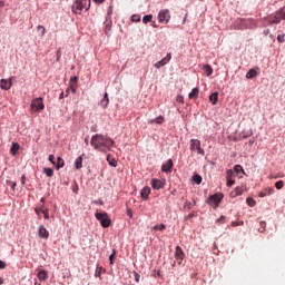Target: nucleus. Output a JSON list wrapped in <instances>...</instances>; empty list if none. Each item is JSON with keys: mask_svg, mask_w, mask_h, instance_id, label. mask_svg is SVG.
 Wrapping results in <instances>:
<instances>
[{"mask_svg": "<svg viewBox=\"0 0 285 285\" xmlns=\"http://www.w3.org/2000/svg\"><path fill=\"white\" fill-rule=\"evenodd\" d=\"M263 193H265L266 197L273 195V193H275V188L273 187H267L263 190Z\"/></svg>", "mask_w": 285, "mask_h": 285, "instance_id": "31", "label": "nucleus"}, {"mask_svg": "<svg viewBox=\"0 0 285 285\" xmlns=\"http://www.w3.org/2000/svg\"><path fill=\"white\" fill-rule=\"evenodd\" d=\"M20 148H21V145H19L18 142H12L11 148H10V155H12V157H14L17 155V153H19Z\"/></svg>", "mask_w": 285, "mask_h": 285, "instance_id": "17", "label": "nucleus"}, {"mask_svg": "<svg viewBox=\"0 0 285 285\" xmlns=\"http://www.w3.org/2000/svg\"><path fill=\"white\" fill-rule=\"evenodd\" d=\"M39 30L41 31V37H43V35H46V27L39 24V26H38V31H39Z\"/></svg>", "mask_w": 285, "mask_h": 285, "instance_id": "44", "label": "nucleus"}, {"mask_svg": "<svg viewBox=\"0 0 285 285\" xmlns=\"http://www.w3.org/2000/svg\"><path fill=\"white\" fill-rule=\"evenodd\" d=\"M233 184H235V180H233V178H227V186L230 188V186H233Z\"/></svg>", "mask_w": 285, "mask_h": 285, "instance_id": "48", "label": "nucleus"}, {"mask_svg": "<svg viewBox=\"0 0 285 285\" xmlns=\"http://www.w3.org/2000/svg\"><path fill=\"white\" fill-rule=\"evenodd\" d=\"M232 226H239V223H237V222H232Z\"/></svg>", "mask_w": 285, "mask_h": 285, "instance_id": "59", "label": "nucleus"}, {"mask_svg": "<svg viewBox=\"0 0 285 285\" xmlns=\"http://www.w3.org/2000/svg\"><path fill=\"white\" fill-rule=\"evenodd\" d=\"M203 70H205L207 77H210V75H213V67H210V65H204Z\"/></svg>", "mask_w": 285, "mask_h": 285, "instance_id": "30", "label": "nucleus"}, {"mask_svg": "<svg viewBox=\"0 0 285 285\" xmlns=\"http://www.w3.org/2000/svg\"><path fill=\"white\" fill-rule=\"evenodd\" d=\"M105 35H108V32H110V29L112 28V22H105Z\"/></svg>", "mask_w": 285, "mask_h": 285, "instance_id": "35", "label": "nucleus"}, {"mask_svg": "<svg viewBox=\"0 0 285 285\" xmlns=\"http://www.w3.org/2000/svg\"><path fill=\"white\" fill-rule=\"evenodd\" d=\"M49 161L53 165V166H56V161H55V155H49Z\"/></svg>", "mask_w": 285, "mask_h": 285, "instance_id": "47", "label": "nucleus"}, {"mask_svg": "<svg viewBox=\"0 0 285 285\" xmlns=\"http://www.w3.org/2000/svg\"><path fill=\"white\" fill-rule=\"evenodd\" d=\"M151 230H166V225L160 224V225H155Z\"/></svg>", "mask_w": 285, "mask_h": 285, "instance_id": "33", "label": "nucleus"}, {"mask_svg": "<svg viewBox=\"0 0 285 285\" xmlns=\"http://www.w3.org/2000/svg\"><path fill=\"white\" fill-rule=\"evenodd\" d=\"M115 255H117V252L114 249L112 254L109 256L110 264H114L115 262Z\"/></svg>", "mask_w": 285, "mask_h": 285, "instance_id": "43", "label": "nucleus"}, {"mask_svg": "<svg viewBox=\"0 0 285 285\" xmlns=\"http://www.w3.org/2000/svg\"><path fill=\"white\" fill-rule=\"evenodd\" d=\"M258 197H266V193L264 190L259 191Z\"/></svg>", "mask_w": 285, "mask_h": 285, "instance_id": "55", "label": "nucleus"}, {"mask_svg": "<svg viewBox=\"0 0 285 285\" xmlns=\"http://www.w3.org/2000/svg\"><path fill=\"white\" fill-rule=\"evenodd\" d=\"M234 170L239 175V173H244V167L242 165H235Z\"/></svg>", "mask_w": 285, "mask_h": 285, "instance_id": "37", "label": "nucleus"}, {"mask_svg": "<svg viewBox=\"0 0 285 285\" xmlns=\"http://www.w3.org/2000/svg\"><path fill=\"white\" fill-rule=\"evenodd\" d=\"M101 271H104V267L96 268V277H101Z\"/></svg>", "mask_w": 285, "mask_h": 285, "instance_id": "45", "label": "nucleus"}, {"mask_svg": "<svg viewBox=\"0 0 285 285\" xmlns=\"http://www.w3.org/2000/svg\"><path fill=\"white\" fill-rule=\"evenodd\" d=\"M277 41H278V43H284V41H285V33L278 35L277 36Z\"/></svg>", "mask_w": 285, "mask_h": 285, "instance_id": "41", "label": "nucleus"}, {"mask_svg": "<svg viewBox=\"0 0 285 285\" xmlns=\"http://www.w3.org/2000/svg\"><path fill=\"white\" fill-rule=\"evenodd\" d=\"M244 193V190L239 187H236L235 190H233L230 193V197H239V195H242Z\"/></svg>", "mask_w": 285, "mask_h": 285, "instance_id": "29", "label": "nucleus"}, {"mask_svg": "<svg viewBox=\"0 0 285 285\" xmlns=\"http://www.w3.org/2000/svg\"><path fill=\"white\" fill-rule=\"evenodd\" d=\"M73 14H81L83 10H90V0H76L71 7Z\"/></svg>", "mask_w": 285, "mask_h": 285, "instance_id": "2", "label": "nucleus"}, {"mask_svg": "<svg viewBox=\"0 0 285 285\" xmlns=\"http://www.w3.org/2000/svg\"><path fill=\"white\" fill-rule=\"evenodd\" d=\"M275 188H277V190H282V188H284V180L276 181Z\"/></svg>", "mask_w": 285, "mask_h": 285, "instance_id": "36", "label": "nucleus"}, {"mask_svg": "<svg viewBox=\"0 0 285 285\" xmlns=\"http://www.w3.org/2000/svg\"><path fill=\"white\" fill-rule=\"evenodd\" d=\"M63 166H66V161L63 160V158L58 157L57 158V164H56L57 170H59L60 168H63Z\"/></svg>", "mask_w": 285, "mask_h": 285, "instance_id": "26", "label": "nucleus"}, {"mask_svg": "<svg viewBox=\"0 0 285 285\" xmlns=\"http://www.w3.org/2000/svg\"><path fill=\"white\" fill-rule=\"evenodd\" d=\"M216 222H217V224H225L226 223V216H220Z\"/></svg>", "mask_w": 285, "mask_h": 285, "instance_id": "46", "label": "nucleus"}, {"mask_svg": "<svg viewBox=\"0 0 285 285\" xmlns=\"http://www.w3.org/2000/svg\"><path fill=\"white\" fill-rule=\"evenodd\" d=\"M193 179L195 184H202V177L199 176V174L194 175Z\"/></svg>", "mask_w": 285, "mask_h": 285, "instance_id": "40", "label": "nucleus"}, {"mask_svg": "<svg viewBox=\"0 0 285 285\" xmlns=\"http://www.w3.org/2000/svg\"><path fill=\"white\" fill-rule=\"evenodd\" d=\"M3 268H6V262L0 261V269H3Z\"/></svg>", "mask_w": 285, "mask_h": 285, "instance_id": "54", "label": "nucleus"}, {"mask_svg": "<svg viewBox=\"0 0 285 285\" xmlns=\"http://www.w3.org/2000/svg\"><path fill=\"white\" fill-rule=\"evenodd\" d=\"M131 21H134V23H139V21H141V16L139 14H134L131 17Z\"/></svg>", "mask_w": 285, "mask_h": 285, "instance_id": "38", "label": "nucleus"}, {"mask_svg": "<svg viewBox=\"0 0 285 285\" xmlns=\"http://www.w3.org/2000/svg\"><path fill=\"white\" fill-rule=\"evenodd\" d=\"M176 101H179V104H184V96H177Z\"/></svg>", "mask_w": 285, "mask_h": 285, "instance_id": "50", "label": "nucleus"}, {"mask_svg": "<svg viewBox=\"0 0 285 285\" xmlns=\"http://www.w3.org/2000/svg\"><path fill=\"white\" fill-rule=\"evenodd\" d=\"M106 0H94L95 3H104Z\"/></svg>", "mask_w": 285, "mask_h": 285, "instance_id": "58", "label": "nucleus"}, {"mask_svg": "<svg viewBox=\"0 0 285 285\" xmlns=\"http://www.w3.org/2000/svg\"><path fill=\"white\" fill-rule=\"evenodd\" d=\"M189 99H197L199 97V88H194L188 95Z\"/></svg>", "mask_w": 285, "mask_h": 285, "instance_id": "25", "label": "nucleus"}, {"mask_svg": "<svg viewBox=\"0 0 285 285\" xmlns=\"http://www.w3.org/2000/svg\"><path fill=\"white\" fill-rule=\"evenodd\" d=\"M255 77H257V70H255V69H250V70L246 73V79H255Z\"/></svg>", "mask_w": 285, "mask_h": 285, "instance_id": "28", "label": "nucleus"}, {"mask_svg": "<svg viewBox=\"0 0 285 285\" xmlns=\"http://www.w3.org/2000/svg\"><path fill=\"white\" fill-rule=\"evenodd\" d=\"M148 195H150V187H144L140 190V196L142 199H148Z\"/></svg>", "mask_w": 285, "mask_h": 285, "instance_id": "22", "label": "nucleus"}, {"mask_svg": "<svg viewBox=\"0 0 285 285\" xmlns=\"http://www.w3.org/2000/svg\"><path fill=\"white\" fill-rule=\"evenodd\" d=\"M190 150H197V154L202 155L203 157L204 155H206V151H204V149L202 148V141L197 139L190 140Z\"/></svg>", "mask_w": 285, "mask_h": 285, "instance_id": "9", "label": "nucleus"}, {"mask_svg": "<svg viewBox=\"0 0 285 285\" xmlns=\"http://www.w3.org/2000/svg\"><path fill=\"white\" fill-rule=\"evenodd\" d=\"M170 59H173V56L170 53H167L165 58L155 63V68H161L163 66H166V63H168Z\"/></svg>", "mask_w": 285, "mask_h": 285, "instance_id": "13", "label": "nucleus"}, {"mask_svg": "<svg viewBox=\"0 0 285 285\" xmlns=\"http://www.w3.org/2000/svg\"><path fill=\"white\" fill-rule=\"evenodd\" d=\"M95 217H96V219H98V222L100 223V226H102V228H109V226L112 222L107 213H96Z\"/></svg>", "mask_w": 285, "mask_h": 285, "instance_id": "3", "label": "nucleus"}, {"mask_svg": "<svg viewBox=\"0 0 285 285\" xmlns=\"http://www.w3.org/2000/svg\"><path fill=\"white\" fill-rule=\"evenodd\" d=\"M185 257H186V254H184V249H181L180 246H176L175 258L178 261V264H181Z\"/></svg>", "mask_w": 285, "mask_h": 285, "instance_id": "10", "label": "nucleus"}, {"mask_svg": "<svg viewBox=\"0 0 285 285\" xmlns=\"http://www.w3.org/2000/svg\"><path fill=\"white\" fill-rule=\"evenodd\" d=\"M226 174H227L226 179H233V177H235V171H233V169H228Z\"/></svg>", "mask_w": 285, "mask_h": 285, "instance_id": "39", "label": "nucleus"}, {"mask_svg": "<svg viewBox=\"0 0 285 285\" xmlns=\"http://www.w3.org/2000/svg\"><path fill=\"white\" fill-rule=\"evenodd\" d=\"M42 215L45 219H50V212L48 209H42Z\"/></svg>", "mask_w": 285, "mask_h": 285, "instance_id": "42", "label": "nucleus"}, {"mask_svg": "<svg viewBox=\"0 0 285 285\" xmlns=\"http://www.w3.org/2000/svg\"><path fill=\"white\" fill-rule=\"evenodd\" d=\"M37 277L40 282H46V279H48V273H46V271L41 269L38 272Z\"/></svg>", "mask_w": 285, "mask_h": 285, "instance_id": "20", "label": "nucleus"}, {"mask_svg": "<svg viewBox=\"0 0 285 285\" xmlns=\"http://www.w3.org/2000/svg\"><path fill=\"white\" fill-rule=\"evenodd\" d=\"M264 35L265 37H268V35H271V30L269 29L264 30Z\"/></svg>", "mask_w": 285, "mask_h": 285, "instance_id": "56", "label": "nucleus"}, {"mask_svg": "<svg viewBox=\"0 0 285 285\" xmlns=\"http://www.w3.org/2000/svg\"><path fill=\"white\" fill-rule=\"evenodd\" d=\"M163 173H170L173 170V159H168L166 164L161 166Z\"/></svg>", "mask_w": 285, "mask_h": 285, "instance_id": "16", "label": "nucleus"}, {"mask_svg": "<svg viewBox=\"0 0 285 285\" xmlns=\"http://www.w3.org/2000/svg\"><path fill=\"white\" fill-rule=\"evenodd\" d=\"M261 226H266V222H261Z\"/></svg>", "mask_w": 285, "mask_h": 285, "instance_id": "64", "label": "nucleus"}, {"mask_svg": "<svg viewBox=\"0 0 285 285\" xmlns=\"http://www.w3.org/2000/svg\"><path fill=\"white\" fill-rule=\"evenodd\" d=\"M219 100V92H214L209 96V101H212L213 106L217 105Z\"/></svg>", "mask_w": 285, "mask_h": 285, "instance_id": "23", "label": "nucleus"}, {"mask_svg": "<svg viewBox=\"0 0 285 285\" xmlns=\"http://www.w3.org/2000/svg\"><path fill=\"white\" fill-rule=\"evenodd\" d=\"M3 6H6V3L3 1H0V8H3Z\"/></svg>", "mask_w": 285, "mask_h": 285, "instance_id": "62", "label": "nucleus"}, {"mask_svg": "<svg viewBox=\"0 0 285 285\" xmlns=\"http://www.w3.org/2000/svg\"><path fill=\"white\" fill-rule=\"evenodd\" d=\"M107 161L109 166H112V168H117V159L112 157L111 155H107Z\"/></svg>", "mask_w": 285, "mask_h": 285, "instance_id": "24", "label": "nucleus"}, {"mask_svg": "<svg viewBox=\"0 0 285 285\" xmlns=\"http://www.w3.org/2000/svg\"><path fill=\"white\" fill-rule=\"evenodd\" d=\"M223 199H224V195L217 193V194H214V195L208 197L207 204L209 206H215V208H217V206H219V204H222Z\"/></svg>", "mask_w": 285, "mask_h": 285, "instance_id": "4", "label": "nucleus"}, {"mask_svg": "<svg viewBox=\"0 0 285 285\" xmlns=\"http://www.w3.org/2000/svg\"><path fill=\"white\" fill-rule=\"evenodd\" d=\"M127 215L128 217L132 218V212L130 209H128Z\"/></svg>", "mask_w": 285, "mask_h": 285, "instance_id": "57", "label": "nucleus"}, {"mask_svg": "<svg viewBox=\"0 0 285 285\" xmlns=\"http://www.w3.org/2000/svg\"><path fill=\"white\" fill-rule=\"evenodd\" d=\"M282 20H284L282 11H278L275 14H271L266 18V21L269 23V26H277L278 23H282Z\"/></svg>", "mask_w": 285, "mask_h": 285, "instance_id": "5", "label": "nucleus"}, {"mask_svg": "<svg viewBox=\"0 0 285 285\" xmlns=\"http://www.w3.org/2000/svg\"><path fill=\"white\" fill-rule=\"evenodd\" d=\"M35 210H36V213H37L38 215H40V213H42L43 208H42V207H38V208H36Z\"/></svg>", "mask_w": 285, "mask_h": 285, "instance_id": "53", "label": "nucleus"}, {"mask_svg": "<svg viewBox=\"0 0 285 285\" xmlns=\"http://www.w3.org/2000/svg\"><path fill=\"white\" fill-rule=\"evenodd\" d=\"M159 23H168L170 21V10L163 9L158 12Z\"/></svg>", "mask_w": 285, "mask_h": 285, "instance_id": "7", "label": "nucleus"}, {"mask_svg": "<svg viewBox=\"0 0 285 285\" xmlns=\"http://www.w3.org/2000/svg\"><path fill=\"white\" fill-rule=\"evenodd\" d=\"M92 148L98 150V153H110L112 147L115 146V140H112L108 136H104L102 134H96L91 137L90 141Z\"/></svg>", "mask_w": 285, "mask_h": 285, "instance_id": "1", "label": "nucleus"}, {"mask_svg": "<svg viewBox=\"0 0 285 285\" xmlns=\"http://www.w3.org/2000/svg\"><path fill=\"white\" fill-rule=\"evenodd\" d=\"M134 277H135V281L139 283V279H140V277H141V276L139 275V273H136V272H135V273H134Z\"/></svg>", "mask_w": 285, "mask_h": 285, "instance_id": "49", "label": "nucleus"}, {"mask_svg": "<svg viewBox=\"0 0 285 285\" xmlns=\"http://www.w3.org/2000/svg\"><path fill=\"white\" fill-rule=\"evenodd\" d=\"M108 104H110V99L108 98V92H105L104 98L100 100L101 108H108Z\"/></svg>", "mask_w": 285, "mask_h": 285, "instance_id": "18", "label": "nucleus"}, {"mask_svg": "<svg viewBox=\"0 0 285 285\" xmlns=\"http://www.w3.org/2000/svg\"><path fill=\"white\" fill-rule=\"evenodd\" d=\"M82 166H83V156H79L75 160V168H76V170H79L80 168H82Z\"/></svg>", "mask_w": 285, "mask_h": 285, "instance_id": "21", "label": "nucleus"}, {"mask_svg": "<svg viewBox=\"0 0 285 285\" xmlns=\"http://www.w3.org/2000/svg\"><path fill=\"white\" fill-rule=\"evenodd\" d=\"M0 88L1 90H10L12 88V78L8 79H1L0 80Z\"/></svg>", "mask_w": 285, "mask_h": 285, "instance_id": "11", "label": "nucleus"}, {"mask_svg": "<svg viewBox=\"0 0 285 285\" xmlns=\"http://www.w3.org/2000/svg\"><path fill=\"white\" fill-rule=\"evenodd\" d=\"M42 173L47 176V177H52L55 175V170H52V168L50 167H45L42 169Z\"/></svg>", "mask_w": 285, "mask_h": 285, "instance_id": "27", "label": "nucleus"}, {"mask_svg": "<svg viewBox=\"0 0 285 285\" xmlns=\"http://www.w3.org/2000/svg\"><path fill=\"white\" fill-rule=\"evenodd\" d=\"M236 23L239 26L238 30H244V28H255V20L253 19H239L236 21Z\"/></svg>", "mask_w": 285, "mask_h": 285, "instance_id": "6", "label": "nucleus"}, {"mask_svg": "<svg viewBox=\"0 0 285 285\" xmlns=\"http://www.w3.org/2000/svg\"><path fill=\"white\" fill-rule=\"evenodd\" d=\"M153 21V14H147L142 18V23H150Z\"/></svg>", "mask_w": 285, "mask_h": 285, "instance_id": "34", "label": "nucleus"}, {"mask_svg": "<svg viewBox=\"0 0 285 285\" xmlns=\"http://www.w3.org/2000/svg\"><path fill=\"white\" fill-rule=\"evenodd\" d=\"M78 78L77 77H72L69 80V87L68 89L71 90V92L75 95V92H77V88L79 87V85L77 83Z\"/></svg>", "mask_w": 285, "mask_h": 285, "instance_id": "12", "label": "nucleus"}, {"mask_svg": "<svg viewBox=\"0 0 285 285\" xmlns=\"http://www.w3.org/2000/svg\"><path fill=\"white\" fill-rule=\"evenodd\" d=\"M246 204L250 206V208H254V206L257 204L253 197H247L246 198Z\"/></svg>", "mask_w": 285, "mask_h": 285, "instance_id": "32", "label": "nucleus"}, {"mask_svg": "<svg viewBox=\"0 0 285 285\" xmlns=\"http://www.w3.org/2000/svg\"><path fill=\"white\" fill-rule=\"evenodd\" d=\"M38 235L39 237H41L42 239H48V237H50V233L48 232V229H46V227L43 225H41L38 229Z\"/></svg>", "mask_w": 285, "mask_h": 285, "instance_id": "14", "label": "nucleus"}, {"mask_svg": "<svg viewBox=\"0 0 285 285\" xmlns=\"http://www.w3.org/2000/svg\"><path fill=\"white\" fill-rule=\"evenodd\" d=\"M151 188H154V190H159L161 188H164V183L160 179H153L151 180Z\"/></svg>", "mask_w": 285, "mask_h": 285, "instance_id": "15", "label": "nucleus"}, {"mask_svg": "<svg viewBox=\"0 0 285 285\" xmlns=\"http://www.w3.org/2000/svg\"><path fill=\"white\" fill-rule=\"evenodd\" d=\"M30 108L31 110H36V111L43 110V108H46V106L43 105V98L41 97L35 98L31 101Z\"/></svg>", "mask_w": 285, "mask_h": 285, "instance_id": "8", "label": "nucleus"}, {"mask_svg": "<svg viewBox=\"0 0 285 285\" xmlns=\"http://www.w3.org/2000/svg\"><path fill=\"white\" fill-rule=\"evenodd\" d=\"M60 59H61V50H58V51H57L56 61H59Z\"/></svg>", "mask_w": 285, "mask_h": 285, "instance_id": "51", "label": "nucleus"}, {"mask_svg": "<svg viewBox=\"0 0 285 285\" xmlns=\"http://www.w3.org/2000/svg\"><path fill=\"white\" fill-rule=\"evenodd\" d=\"M165 119L163 118V116H159L155 119H149L148 124L153 125V124H157L158 126H161V124H164Z\"/></svg>", "mask_w": 285, "mask_h": 285, "instance_id": "19", "label": "nucleus"}, {"mask_svg": "<svg viewBox=\"0 0 285 285\" xmlns=\"http://www.w3.org/2000/svg\"><path fill=\"white\" fill-rule=\"evenodd\" d=\"M9 186L12 188V190H14V187L17 186V183L9 181Z\"/></svg>", "mask_w": 285, "mask_h": 285, "instance_id": "52", "label": "nucleus"}, {"mask_svg": "<svg viewBox=\"0 0 285 285\" xmlns=\"http://www.w3.org/2000/svg\"><path fill=\"white\" fill-rule=\"evenodd\" d=\"M68 95H70V89L69 88L66 90V97H68Z\"/></svg>", "mask_w": 285, "mask_h": 285, "instance_id": "61", "label": "nucleus"}, {"mask_svg": "<svg viewBox=\"0 0 285 285\" xmlns=\"http://www.w3.org/2000/svg\"><path fill=\"white\" fill-rule=\"evenodd\" d=\"M282 14H283V19L285 20V9L281 10Z\"/></svg>", "mask_w": 285, "mask_h": 285, "instance_id": "60", "label": "nucleus"}, {"mask_svg": "<svg viewBox=\"0 0 285 285\" xmlns=\"http://www.w3.org/2000/svg\"><path fill=\"white\" fill-rule=\"evenodd\" d=\"M63 91L60 94L59 99H63Z\"/></svg>", "mask_w": 285, "mask_h": 285, "instance_id": "63", "label": "nucleus"}]
</instances>
